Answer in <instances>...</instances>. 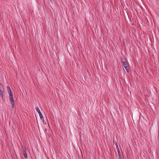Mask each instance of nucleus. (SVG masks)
Returning <instances> with one entry per match:
<instances>
[{
    "instance_id": "4",
    "label": "nucleus",
    "mask_w": 159,
    "mask_h": 159,
    "mask_svg": "<svg viewBox=\"0 0 159 159\" xmlns=\"http://www.w3.org/2000/svg\"><path fill=\"white\" fill-rule=\"evenodd\" d=\"M3 89V85L1 83H0V97L1 96L3 97L4 91L2 90Z\"/></svg>"
},
{
    "instance_id": "3",
    "label": "nucleus",
    "mask_w": 159,
    "mask_h": 159,
    "mask_svg": "<svg viewBox=\"0 0 159 159\" xmlns=\"http://www.w3.org/2000/svg\"><path fill=\"white\" fill-rule=\"evenodd\" d=\"M10 101L12 105V108H14L15 106L14 100L13 97V95H10L9 96Z\"/></svg>"
},
{
    "instance_id": "9",
    "label": "nucleus",
    "mask_w": 159,
    "mask_h": 159,
    "mask_svg": "<svg viewBox=\"0 0 159 159\" xmlns=\"http://www.w3.org/2000/svg\"><path fill=\"white\" fill-rule=\"evenodd\" d=\"M121 158H122V157H120V158H119V159H122Z\"/></svg>"
},
{
    "instance_id": "2",
    "label": "nucleus",
    "mask_w": 159,
    "mask_h": 159,
    "mask_svg": "<svg viewBox=\"0 0 159 159\" xmlns=\"http://www.w3.org/2000/svg\"><path fill=\"white\" fill-rule=\"evenodd\" d=\"M36 109L37 111L38 112L39 114L41 120L43 121V123L44 125L46 124V123H44V118L42 115V113L40 112V110H39V107H36Z\"/></svg>"
},
{
    "instance_id": "1",
    "label": "nucleus",
    "mask_w": 159,
    "mask_h": 159,
    "mask_svg": "<svg viewBox=\"0 0 159 159\" xmlns=\"http://www.w3.org/2000/svg\"><path fill=\"white\" fill-rule=\"evenodd\" d=\"M122 63L123 65L125 68L128 72H129V70L127 66V61L125 59H122Z\"/></svg>"
},
{
    "instance_id": "6",
    "label": "nucleus",
    "mask_w": 159,
    "mask_h": 159,
    "mask_svg": "<svg viewBox=\"0 0 159 159\" xmlns=\"http://www.w3.org/2000/svg\"><path fill=\"white\" fill-rule=\"evenodd\" d=\"M117 152L118 154L119 158H120V157H122V156L120 154V152L119 148H117Z\"/></svg>"
},
{
    "instance_id": "8",
    "label": "nucleus",
    "mask_w": 159,
    "mask_h": 159,
    "mask_svg": "<svg viewBox=\"0 0 159 159\" xmlns=\"http://www.w3.org/2000/svg\"><path fill=\"white\" fill-rule=\"evenodd\" d=\"M116 146L118 148V145H117V143H116Z\"/></svg>"
},
{
    "instance_id": "5",
    "label": "nucleus",
    "mask_w": 159,
    "mask_h": 159,
    "mask_svg": "<svg viewBox=\"0 0 159 159\" xmlns=\"http://www.w3.org/2000/svg\"><path fill=\"white\" fill-rule=\"evenodd\" d=\"M7 91L8 93L10 95H13V93L12 92V91L9 86H7Z\"/></svg>"
},
{
    "instance_id": "7",
    "label": "nucleus",
    "mask_w": 159,
    "mask_h": 159,
    "mask_svg": "<svg viewBox=\"0 0 159 159\" xmlns=\"http://www.w3.org/2000/svg\"><path fill=\"white\" fill-rule=\"evenodd\" d=\"M24 157L25 158H27V154L26 153H25V152H24Z\"/></svg>"
}]
</instances>
